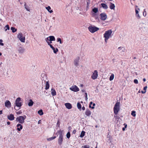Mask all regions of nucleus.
Wrapping results in <instances>:
<instances>
[{"label":"nucleus","mask_w":148,"mask_h":148,"mask_svg":"<svg viewBox=\"0 0 148 148\" xmlns=\"http://www.w3.org/2000/svg\"><path fill=\"white\" fill-rule=\"evenodd\" d=\"M21 99L20 97H18L17 98L15 101V104L16 106L17 107L16 108L15 106L14 108L16 110H18L20 108V107L22 105V102H20Z\"/></svg>","instance_id":"nucleus-1"},{"label":"nucleus","mask_w":148,"mask_h":148,"mask_svg":"<svg viewBox=\"0 0 148 148\" xmlns=\"http://www.w3.org/2000/svg\"><path fill=\"white\" fill-rule=\"evenodd\" d=\"M120 105V103L119 102H117L114 105V112L115 114L116 115L119 111Z\"/></svg>","instance_id":"nucleus-2"},{"label":"nucleus","mask_w":148,"mask_h":148,"mask_svg":"<svg viewBox=\"0 0 148 148\" xmlns=\"http://www.w3.org/2000/svg\"><path fill=\"white\" fill-rule=\"evenodd\" d=\"M26 118V116L25 115L20 116L16 118V122H18L22 124L24 123V120Z\"/></svg>","instance_id":"nucleus-3"},{"label":"nucleus","mask_w":148,"mask_h":148,"mask_svg":"<svg viewBox=\"0 0 148 148\" xmlns=\"http://www.w3.org/2000/svg\"><path fill=\"white\" fill-rule=\"evenodd\" d=\"M113 34V32L111 29H109L105 32L104 34V37H110L112 36Z\"/></svg>","instance_id":"nucleus-4"},{"label":"nucleus","mask_w":148,"mask_h":148,"mask_svg":"<svg viewBox=\"0 0 148 148\" xmlns=\"http://www.w3.org/2000/svg\"><path fill=\"white\" fill-rule=\"evenodd\" d=\"M99 16L100 19L102 21H105L107 18V14L105 12L101 13L100 14Z\"/></svg>","instance_id":"nucleus-5"},{"label":"nucleus","mask_w":148,"mask_h":148,"mask_svg":"<svg viewBox=\"0 0 148 148\" xmlns=\"http://www.w3.org/2000/svg\"><path fill=\"white\" fill-rule=\"evenodd\" d=\"M41 76V79L42 81V83H43V82L45 83V82H46L47 81H48L47 80V76L44 73L42 74Z\"/></svg>","instance_id":"nucleus-6"},{"label":"nucleus","mask_w":148,"mask_h":148,"mask_svg":"<svg viewBox=\"0 0 148 148\" xmlns=\"http://www.w3.org/2000/svg\"><path fill=\"white\" fill-rule=\"evenodd\" d=\"M70 89L73 91L76 92L79 91V89L76 85L73 86L70 88Z\"/></svg>","instance_id":"nucleus-7"},{"label":"nucleus","mask_w":148,"mask_h":148,"mask_svg":"<svg viewBox=\"0 0 148 148\" xmlns=\"http://www.w3.org/2000/svg\"><path fill=\"white\" fill-rule=\"evenodd\" d=\"M98 72L97 70L94 71L91 76V78L93 79H97L98 76Z\"/></svg>","instance_id":"nucleus-8"},{"label":"nucleus","mask_w":148,"mask_h":148,"mask_svg":"<svg viewBox=\"0 0 148 148\" xmlns=\"http://www.w3.org/2000/svg\"><path fill=\"white\" fill-rule=\"evenodd\" d=\"M25 103L26 104H27L29 106H32L34 104V102L31 99H27L25 101Z\"/></svg>","instance_id":"nucleus-9"},{"label":"nucleus","mask_w":148,"mask_h":148,"mask_svg":"<svg viewBox=\"0 0 148 148\" xmlns=\"http://www.w3.org/2000/svg\"><path fill=\"white\" fill-rule=\"evenodd\" d=\"M63 136L62 133H61L59 135V138L58 140V144L60 145H61L63 141Z\"/></svg>","instance_id":"nucleus-10"},{"label":"nucleus","mask_w":148,"mask_h":148,"mask_svg":"<svg viewBox=\"0 0 148 148\" xmlns=\"http://www.w3.org/2000/svg\"><path fill=\"white\" fill-rule=\"evenodd\" d=\"M136 12V16L138 19H140V18L139 14L138 11L140 10V9L139 8L136 9V8L135 9Z\"/></svg>","instance_id":"nucleus-11"},{"label":"nucleus","mask_w":148,"mask_h":148,"mask_svg":"<svg viewBox=\"0 0 148 148\" xmlns=\"http://www.w3.org/2000/svg\"><path fill=\"white\" fill-rule=\"evenodd\" d=\"M79 58L77 57L75 59L74 61V65L76 66H77L79 65Z\"/></svg>","instance_id":"nucleus-12"},{"label":"nucleus","mask_w":148,"mask_h":148,"mask_svg":"<svg viewBox=\"0 0 148 148\" xmlns=\"http://www.w3.org/2000/svg\"><path fill=\"white\" fill-rule=\"evenodd\" d=\"M109 8H110L111 10H115V6L114 4L111 2H110L109 3Z\"/></svg>","instance_id":"nucleus-13"},{"label":"nucleus","mask_w":148,"mask_h":148,"mask_svg":"<svg viewBox=\"0 0 148 148\" xmlns=\"http://www.w3.org/2000/svg\"><path fill=\"white\" fill-rule=\"evenodd\" d=\"M88 29L90 32L92 33L94 32V26H90L88 27Z\"/></svg>","instance_id":"nucleus-14"},{"label":"nucleus","mask_w":148,"mask_h":148,"mask_svg":"<svg viewBox=\"0 0 148 148\" xmlns=\"http://www.w3.org/2000/svg\"><path fill=\"white\" fill-rule=\"evenodd\" d=\"M98 12V9L97 8H94L92 9V14H96V13H97Z\"/></svg>","instance_id":"nucleus-15"},{"label":"nucleus","mask_w":148,"mask_h":148,"mask_svg":"<svg viewBox=\"0 0 148 148\" xmlns=\"http://www.w3.org/2000/svg\"><path fill=\"white\" fill-rule=\"evenodd\" d=\"M11 103L8 100H7L5 102V106L7 107H10Z\"/></svg>","instance_id":"nucleus-16"},{"label":"nucleus","mask_w":148,"mask_h":148,"mask_svg":"<svg viewBox=\"0 0 148 148\" xmlns=\"http://www.w3.org/2000/svg\"><path fill=\"white\" fill-rule=\"evenodd\" d=\"M66 108L68 109H70L72 108L71 105L69 103H66L65 104Z\"/></svg>","instance_id":"nucleus-17"},{"label":"nucleus","mask_w":148,"mask_h":148,"mask_svg":"<svg viewBox=\"0 0 148 148\" xmlns=\"http://www.w3.org/2000/svg\"><path fill=\"white\" fill-rule=\"evenodd\" d=\"M8 119L10 121H12L14 119V117L13 114H10L7 116Z\"/></svg>","instance_id":"nucleus-18"},{"label":"nucleus","mask_w":148,"mask_h":148,"mask_svg":"<svg viewBox=\"0 0 148 148\" xmlns=\"http://www.w3.org/2000/svg\"><path fill=\"white\" fill-rule=\"evenodd\" d=\"M50 47H51V48L52 49V50L53 51V52L54 53H56L58 51V49L56 48V49L54 47L51 45H50Z\"/></svg>","instance_id":"nucleus-19"},{"label":"nucleus","mask_w":148,"mask_h":148,"mask_svg":"<svg viewBox=\"0 0 148 148\" xmlns=\"http://www.w3.org/2000/svg\"><path fill=\"white\" fill-rule=\"evenodd\" d=\"M118 49L120 53L124 52L125 51V49L123 47H120L118 48Z\"/></svg>","instance_id":"nucleus-20"},{"label":"nucleus","mask_w":148,"mask_h":148,"mask_svg":"<svg viewBox=\"0 0 148 148\" xmlns=\"http://www.w3.org/2000/svg\"><path fill=\"white\" fill-rule=\"evenodd\" d=\"M16 126L17 127V130L18 131H20L23 128V126L20 124H17Z\"/></svg>","instance_id":"nucleus-21"},{"label":"nucleus","mask_w":148,"mask_h":148,"mask_svg":"<svg viewBox=\"0 0 148 148\" xmlns=\"http://www.w3.org/2000/svg\"><path fill=\"white\" fill-rule=\"evenodd\" d=\"M85 114L87 116H89L91 114V112L89 109H87L85 112Z\"/></svg>","instance_id":"nucleus-22"},{"label":"nucleus","mask_w":148,"mask_h":148,"mask_svg":"<svg viewBox=\"0 0 148 148\" xmlns=\"http://www.w3.org/2000/svg\"><path fill=\"white\" fill-rule=\"evenodd\" d=\"M25 51V49L21 47H19L18 49V51H19V53H23Z\"/></svg>","instance_id":"nucleus-23"},{"label":"nucleus","mask_w":148,"mask_h":148,"mask_svg":"<svg viewBox=\"0 0 148 148\" xmlns=\"http://www.w3.org/2000/svg\"><path fill=\"white\" fill-rule=\"evenodd\" d=\"M101 5L102 7L104 9H107L108 8V6H107V5L105 3H101Z\"/></svg>","instance_id":"nucleus-24"},{"label":"nucleus","mask_w":148,"mask_h":148,"mask_svg":"<svg viewBox=\"0 0 148 148\" xmlns=\"http://www.w3.org/2000/svg\"><path fill=\"white\" fill-rule=\"evenodd\" d=\"M25 8L26 9V10L28 11H30V7H29L27 5L26 3H25V4L24 5Z\"/></svg>","instance_id":"nucleus-25"},{"label":"nucleus","mask_w":148,"mask_h":148,"mask_svg":"<svg viewBox=\"0 0 148 148\" xmlns=\"http://www.w3.org/2000/svg\"><path fill=\"white\" fill-rule=\"evenodd\" d=\"M45 40L48 43V45L50 46V45H51L50 44L52 43V41H49V38H46Z\"/></svg>","instance_id":"nucleus-26"},{"label":"nucleus","mask_w":148,"mask_h":148,"mask_svg":"<svg viewBox=\"0 0 148 148\" xmlns=\"http://www.w3.org/2000/svg\"><path fill=\"white\" fill-rule=\"evenodd\" d=\"M46 9L50 13H52L53 12V11L52 10H50L51 9V8L50 6H48L47 7H46Z\"/></svg>","instance_id":"nucleus-27"},{"label":"nucleus","mask_w":148,"mask_h":148,"mask_svg":"<svg viewBox=\"0 0 148 148\" xmlns=\"http://www.w3.org/2000/svg\"><path fill=\"white\" fill-rule=\"evenodd\" d=\"M46 84L45 89L46 90H47L49 88V84L48 81H47L46 82Z\"/></svg>","instance_id":"nucleus-28"},{"label":"nucleus","mask_w":148,"mask_h":148,"mask_svg":"<svg viewBox=\"0 0 148 148\" xmlns=\"http://www.w3.org/2000/svg\"><path fill=\"white\" fill-rule=\"evenodd\" d=\"M52 92H51V95L54 96L56 95V92L55 90L53 89H51Z\"/></svg>","instance_id":"nucleus-29"},{"label":"nucleus","mask_w":148,"mask_h":148,"mask_svg":"<svg viewBox=\"0 0 148 148\" xmlns=\"http://www.w3.org/2000/svg\"><path fill=\"white\" fill-rule=\"evenodd\" d=\"M77 106L78 108L80 110H81L82 106L81 104L79 102L77 103Z\"/></svg>","instance_id":"nucleus-30"},{"label":"nucleus","mask_w":148,"mask_h":148,"mask_svg":"<svg viewBox=\"0 0 148 148\" xmlns=\"http://www.w3.org/2000/svg\"><path fill=\"white\" fill-rule=\"evenodd\" d=\"M92 16L93 17H94L95 18V19L98 20V21H99V20L98 18V17L96 15V14H92Z\"/></svg>","instance_id":"nucleus-31"},{"label":"nucleus","mask_w":148,"mask_h":148,"mask_svg":"<svg viewBox=\"0 0 148 148\" xmlns=\"http://www.w3.org/2000/svg\"><path fill=\"white\" fill-rule=\"evenodd\" d=\"M19 40L22 42H25V38H18Z\"/></svg>","instance_id":"nucleus-32"},{"label":"nucleus","mask_w":148,"mask_h":148,"mask_svg":"<svg viewBox=\"0 0 148 148\" xmlns=\"http://www.w3.org/2000/svg\"><path fill=\"white\" fill-rule=\"evenodd\" d=\"M85 132L84 131H82L81 133L80 136L81 138L83 137L85 135Z\"/></svg>","instance_id":"nucleus-33"},{"label":"nucleus","mask_w":148,"mask_h":148,"mask_svg":"<svg viewBox=\"0 0 148 148\" xmlns=\"http://www.w3.org/2000/svg\"><path fill=\"white\" fill-rule=\"evenodd\" d=\"M38 113L40 115H42L43 114V112L42 110L41 109L39 110L38 111Z\"/></svg>","instance_id":"nucleus-34"},{"label":"nucleus","mask_w":148,"mask_h":148,"mask_svg":"<svg viewBox=\"0 0 148 148\" xmlns=\"http://www.w3.org/2000/svg\"><path fill=\"white\" fill-rule=\"evenodd\" d=\"M56 138V136H54L53 137H50L49 138H47V140L48 141H51L54 139H55Z\"/></svg>","instance_id":"nucleus-35"},{"label":"nucleus","mask_w":148,"mask_h":148,"mask_svg":"<svg viewBox=\"0 0 148 148\" xmlns=\"http://www.w3.org/2000/svg\"><path fill=\"white\" fill-rule=\"evenodd\" d=\"M114 75L113 74H112L110 76L109 80L111 81L113 80L114 78Z\"/></svg>","instance_id":"nucleus-36"},{"label":"nucleus","mask_w":148,"mask_h":148,"mask_svg":"<svg viewBox=\"0 0 148 148\" xmlns=\"http://www.w3.org/2000/svg\"><path fill=\"white\" fill-rule=\"evenodd\" d=\"M11 29L13 32H16L17 30L16 29L13 27H11Z\"/></svg>","instance_id":"nucleus-37"},{"label":"nucleus","mask_w":148,"mask_h":148,"mask_svg":"<svg viewBox=\"0 0 148 148\" xmlns=\"http://www.w3.org/2000/svg\"><path fill=\"white\" fill-rule=\"evenodd\" d=\"M135 111H133L132 112L131 115L135 117L136 116V114H135Z\"/></svg>","instance_id":"nucleus-38"},{"label":"nucleus","mask_w":148,"mask_h":148,"mask_svg":"<svg viewBox=\"0 0 148 148\" xmlns=\"http://www.w3.org/2000/svg\"><path fill=\"white\" fill-rule=\"evenodd\" d=\"M23 34L21 33H19L17 35V37H23Z\"/></svg>","instance_id":"nucleus-39"},{"label":"nucleus","mask_w":148,"mask_h":148,"mask_svg":"<svg viewBox=\"0 0 148 148\" xmlns=\"http://www.w3.org/2000/svg\"><path fill=\"white\" fill-rule=\"evenodd\" d=\"M66 137L69 138L70 137V134L69 132H68L67 134H66Z\"/></svg>","instance_id":"nucleus-40"},{"label":"nucleus","mask_w":148,"mask_h":148,"mask_svg":"<svg viewBox=\"0 0 148 148\" xmlns=\"http://www.w3.org/2000/svg\"><path fill=\"white\" fill-rule=\"evenodd\" d=\"M49 41H55V38H49Z\"/></svg>","instance_id":"nucleus-41"},{"label":"nucleus","mask_w":148,"mask_h":148,"mask_svg":"<svg viewBox=\"0 0 148 148\" xmlns=\"http://www.w3.org/2000/svg\"><path fill=\"white\" fill-rule=\"evenodd\" d=\"M143 15L145 17L147 15L146 12L145 11V9L144 10V11L143 13Z\"/></svg>","instance_id":"nucleus-42"},{"label":"nucleus","mask_w":148,"mask_h":148,"mask_svg":"<svg viewBox=\"0 0 148 148\" xmlns=\"http://www.w3.org/2000/svg\"><path fill=\"white\" fill-rule=\"evenodd\" d=\"M9 27L8 25H7L5 26V31H7V30L9 29Z\"/></svg>","instance_id":"nucleus-43"},{"label":"nucleus","mask_w":148,"mask_h":148,"mask_svg":"<svg viewBox=\"0 0 148 148\" xmlns=\"http://www.w3.org/2000/svg\"><path fill=\"white\" fill-rule=\"evenodd\" d=\"M99 29V28L94 26V32L98 30Z\"/></svg>","instance_id":"nucleus-44"},{"label":"nucleus","mask_w":148,"mask_h":148,"mask_svg":"<svg viewBox=\"0 0 148 148\" xmlns=\"http://www.w3.org/2000/svg\"><path fill=\"white\" fill-rule=\"evenodd\" d=\"M83 148H90L89 145H85L82 147Z\"/></svg>","instance_id":"nucleus-45"},{"label":"nucleus","mask_w":148,"mask_h":148,"mask_svg":"<svg viewBox=\"0 0 148 148\" xmlns=\"http://www.w3.org/2000/svg\"><path fill=\"white\" fill-rule=\"evenodd\" d=\"M85 100L86 101L88 99V98H87V93L86 92L85 93Z\"/></svg>","instance_id":"nucleus-46"},{"label":"nucleus","mask_w":148,"mask_h":148,"mask_svg":"<svg viewBox=\"0 0 148 148\" xmlns=\"http://www.w3.org/2000/svg\"><path fill=\"white\" fill-rule=\"evenodd\" d=\"M134 82L136 84H138V80L136 79H135L134 80Z\"/></svg>","instance_id":"nucleus-47"},{"label":"nucleus","mask_w":148,"mask_h":148,"mask_svg":"<svg viewBox=\"0 0 148 148\" xmlns=\"http://www.w3.org/2000/svg\"><path fill=\"white\" fill-rule=\"evenodd\" d=\"M57 41H58V42H60V44H61L62 43L61 40V39L60 38H58L57 39Z\"/></svg>","instance_id":"nucleus-48"},{"label":"nucleus","mask_w":148,"mask_h":148,"mask_svg":"<svg viewBox=\"0 0 148 148\" xmlns=\"http://www.w3.org/2000/svg\"><path fill=\"white\" fill-rule=\"evenodd\" d=\"M109 38H105V41L106 43L107 42V40H108Z\"/></svg>","instance_id":"nucleus-49"},{"label":"nucleus","mask_w":148,"mask_h":148,"mask_svg":"<svg viewBox=\"0 0 148 148\" xmlns=\"http://www.w3.org/2000/svg\"><path fill=\"white\" fill-rule=\"evenodd\" d=\"M22 113V112H21V111H19L18 112H16V113L17 114H21V113Z\"/></svg>","instance_id":"nucleus-50"},{"label":"nucleus","mask_w":148,"mask_h":148,"mask_svg":"<svg viewBox=\"0 0 148 148\" xmlns=\"http://www.w3.org/2000/svg\"><path fill=\"white\" fill-rule=\"evenodd\" d=\"M60 122L59 121L57 122V125L58 127H59L60 126Z\"/></svg>","instance_id":"nucleus-51"},{"label":"nucleus","mask_w":148,"mask_h":148,"mask_svg":"<svg viewBox=\"0 0 148 148\" xmlns=\"http://www.w3.org/2000/svg\"><path fill=\"white\" fill-rule=\"evenodd\" d=\"M95 103H93V106H92V107H91V108L92 109H94V108H95V107H94V106H95Z\"/></svg>","instance_id":"nucleus-52"},{"label":"nucleus","mask_w":148,"mask_h":148,"mask_svg":"<svg viewBox=\"0 0 148 148\" xmlns=\"http://www.w3.org/2000/svg\"><path fill=\"white\" fill-rule=\"evenodd\" d=\"M147 88V86H146L145 87H144L143 90L145 91H146Z\"/></svg>","instance_id":"nucleus-53"},{"label":"nucleus","mask_w":148,"mask_h":148,"mask_svg":"<svg viewBox=\"0 0 148 148\" xmlns=\"http://www.w3.org/2000/svg\"><path fill=\"white\" fill-rule=\"evenodd\" d=\"M92 104V101L90 102V105L89 106V107L90 108H91V105Z\"/></svg>","instance_id":"nucleus-54"},{"label":"nucleus","mask_w":148,"mask_h":148,"mask_svg":"<svg viewBox=\"0 0 148 148\" xmlns=\"http://www.w3.org/2000/svg\"><path fill=\"white\" fill-rule=\"evenodd\" d=\"M76 132V130H73V134H75V133Z\"/></svg>","instance_id":"nucleus-55"},{"label":"nucleus","mask_w":148,"mask_h":148,"mask_svg":"<svg viewBox=\"0 0 148 148\" xmlns=\"http://www.w3.org/2000/svg\"><path fill=\"white\" fill-rule=\"evenodd\" d=\"M146 92V91H141V92L143 94H144V93H145Z\"/></svg>","instance_id":"nucleus-56"},{"label":"nucleus","mask_w":148,"mask_h":148,"mask_svg":"<svg viewBox=\"0 0 148 148\" xmlns=\"http://www.w3.org/2000/svg\"><path fill=\"white\" fill-rule=\"evenodd\" d=\"M82 109L83 110H85V107L84 106H83L82 107Z\"/></svg>","instance_id":"nucleus-57"},{"label":"nucleus","mask_w":148,"mask_h":148,"mask_svg":"<svg viewBox=\"0 0 148 148\" xmlns=\"http://www.w3.org/2000/svg\"><path fill=\"white\" fill-rule=\"evenodd\" d=\"M0 45L2 46H3L4 45L3 43L1 42H0Z\"/></svg>","instance_id":"nucleus-58"},{"label":"nucleus","mask_w":148,"mask_h":148,"mask_svg":"<svg viewBox=\"0 0 148 148\" xmlns=\"http://www.w3.org/2000/svg\"><path fill=\"white\" fill-rule=\"evenodd\" d=\"M10 122L9 121H8L7 122V124L8 125H9L10 124Z\"/></svg>","instance_id":"nucleus-59"},{"label":"nucleus","mask_w":148,"mask_h":148,"mask_svg":"<svg viewBox=\"0 0 148 148\" xmlns=\"http://www.w3.org/2000/svg\"><path fill=\"white\" fill-rule=\"evenodd\" d=\"M2 114V111L0 110V115Z\"/></svg>","instance_id":"nucleus-60"},{"label":"nucleus","mask_w":148,"mask_h":148,"mask_svg":"<svg viewBox=\"0 0 148 148\" xmlns=\"http://www.w3.org/2000/svg\"><path fill=\"white\" fill-rule=\"evenodd\" d=\"M143 81L144 82H145L146 81V79L145 78H144L143 79Z\"/></svg>","instance_id":"nucleus-61"},{"label":"nucleus","mask_w":148,"mask_h":148,"mask_svg":"<svg viewBox=\"0 0 148 148\" xmlns=\"http://www.w3.org/2000/svg\"><path fill=\"white\" fill-rule=\"evenodd\" d=\"M81 91H82V92H84V89H82V90H81Z\"/></svg>","instance_id":"nucleus-62"},{"label":"nucleus","mask_w":148,"mask_h":148,"mask_svg":"<svg viewBox=\"0 0 148 148\" xmlns=\"http://www.w3.org/2000/svg\"><path fill=\"white\" fill-rule=\"evenodd\" d=\"M125 127H123V128H122V130L123 131H124L125 130Z\"/></svg>","instance_id":"nucleus-63"},{"label":"nucleus","mask_w":148,"mask_h":148,"mask_svg":"<svg viewBox=\"0 0 148 148\" xmlns=\"http://www.w3.org/2000/svg\"><path fill=\"white\" fill-rule=\"evenodd\" d=\"M83 84H81V85H80V86L81 87H83Z\"/></svg>","instance_id":"nucleus-64"}]
</instances>
